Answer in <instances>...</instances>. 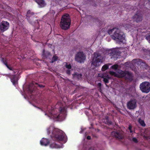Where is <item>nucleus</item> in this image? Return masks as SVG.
Segmentation results:
<instances>
[{
  "label": "nucleus",
  "instance_id": "1",
  "mask_svg": "<svg viewBox=\"0 0 150 150\" xmlns=\"http://www.w3.org/2000/svg\"><path fill=\"white\" fill-rule=\"evenodd\" d=\"M47 131L48 134H50L52 131L50 136L54 140L57 141H64L65 142H66L65 134L62 130L51 126L47 129Z\"/></svg>",
  "mask_w": 150,
  "mask_h": 150
},
{
  "label": "nucleus",
  "instance_id": "2",
  "mask_svg": "<svg viewBox=\"0 0 150 150\" xmlns=\"http://www.w3.org/2000/svg\"><path fill=\"white\" fill-rule=\"evenodd\" d=\"M108 33L109 35L113 34L111 35V38L113 40L119 42H123L125 37L124 33L119 28H114L108 30Z\"/></svg>",
  "mask_w": 150,
  "mask_h": 150
},
{
  "label": "nucleus",
  "instance_id": "3",
  "mask_svg": "<svg viewBox=\"0 0 150 150\" xmlns=\"http://www.w3.org/2000/svg\"><path fill=\"white\" fill-rule=\"evenodd\" d=\"M71 20L69 15L67 14L64 15L62 17L60 22V26L64 30H67L70 28Z\"/></svg>",
  "mask_w": 150,
  "mask_h": 150
},
{
  "label": "nucleus",
  "instance_id": "4",
  "mask_svg": "<svg viewBox=\"0 0 150 150\" xmlns=\"http://www.w3.org/2000/svg\"><path fill=\"white\" fill-rule=\"evenodd\" d=\"M103 59L102 56L99 53H95L92 61V65L96 67L99 66L102 62Z\"/></svg>",
  "mask_w": 150,
  "mask_h": 150
},
{
  "label": "nucleus",
  "instance_id": "5",
  "mask_svg": "<svg viewBox=\"0 0 150 150\" xmlns=\"http://www.w3.org/2000/svg\"><path fill=\"white\" fill-rule=\"evenodd\" d=\"M139 88L142 92L148 93L150 91V83L147 81L143 82L140 84Z\"/></svg>",
  "mask_w": 150,
  "mask_h": 150
},
{
  "label": "nucleus",
  "instance_id": "6",
  "mask_svg": "<svg viewBox=\"0 0 150 150\" xmlns=\"http://www.w3.org/2000/svg\"><path fill=\"white\" fill-rule=\"evenodd\" d=\"M86 57L83 52H78L75 57V60L80 63H84Z\"/></svg>",
  "mask_w": 150,
  "mask_h": 150
},
{
  "label": "nucleus",
  "instance_id": "7",
  "mask_svg": "<svg viewBox=\"0 0 150 150\" xmlns=\"http://www.w3.org/2000/svg\"><path fill=\"white\" fill-rule=\"evenodd\" d=\"M132 62L134 64L140 65L143 68L147 69L149 67L147 64L142 59H134L132 60Z\"/></svg>",
  "mask_w": 150,
  "mask_h": 150
},
{
  "label": "nucleus",
  "instance_id": "8",
  "mask_svg": "<svg viewBox=\"0 0 150 150\" xmlns=\"http://www.w3.org/2000/svg\"><path fill=\"white\" fill-rule=\"evenodd\" d=\"M10 27L9 23L7 21H2L0 23V31L4 33Z\"/></svg>",
  "mask_w": 150,
  "mask_h": 150
},
{
  "label": "nucleus",
  "instance_id": "9",
  "mask_svg": "<svg viewBox=\"0 0 150 150\" xmlns=\"http://www.w3.org/2000/svg\"><path fill=\"white\" fill-rule=\"evenodd\" d=\"M137 101L134 99L130 100L127 104V108L129 110L134 109L137 107Z\"/></svg>",
  "mask_w": 150,
  "mask_h": 150
},
{
  "label": "nucleus",
  "instance_id": "10",
  "mask_svg": "<svg viewBox=\"0 0 150 150\" xmlns=\"http://www.w3.org/2000/svg\"><path fill=\"white\" fill-rule=\"evenodd\" d=\"M26 17L28 22L30 24H32L34 20V18L36 17V15L35 13L31 11L30 10H29L26 13Z\"/></svg>",
  "mask_w": 150,
  "mask_h": 150
},
{
  "label": "nucleus",
  "instance_id": "11",
  "mask_svg": "<svg viewBox=\"0 0 150 150\" xmlns=\"http://www.w3.org/2000/svg\"><path fill=\"white\" fill-rule=\"evenodd\" d=\"M109 54L111 56V59L113 58L114 60H116L118 58V54L120 53L118 49H113L109 51Z\"/></svg>",
  "mask_w": 150,
  "mask_h": 150
},
{
  "label": "nucleus",
  "instance_id": "12",
  "mask_svg": "<svg viewBox=\"0 0 150 150\" xmlns=\"http://www.w3.org/2000/svg\"><path fill=\"white\" fill-rule=\"evenodd\" d=\"M123 133L122 131L117 130L112 132L111 135L117 139H122L123 138Z\"/></svg>",
  "mask_w": 150,
  "mask_h": 150
},
{
  "label": "nucleus",
  "instance_id": "13",
  "mask_svg": "<svg viewBox=\"0 0 150 150\" xmlns=\"http://www.w3.org/2000/svg\"><path fill=\"white\" fill-rule=\"evenodd\" d=\"M143 15L142 13L137 11L136 13L133 16V18L134 21L138 23L142 21L143 18Z\"/></svg>",
  "mask_w": 150,
  "mask_h": 150
},
{
  "label": "nucleus",
  "instance_id": "14",
  "mask_svg": "<svg viewBox=\"0 0 150 150\" xmlns=\"http://www.w3.org/2000/svg\"><path fill=\"white\" fill-rule=\"evenodd\" d=\"M37 86L39 87L40 88H43L45 87V86L40 84H38L37 83L35 82H33L31 84L29 85L28 87V90L30 93H33V91H34V89H33L31 88H34V87H36Z\"/></svg>",
  "mask_w": 150,
  "mask_h": 150
},
{
  "label": "nucleus",
  "instance_id": "15",
  "mask_svg": "<svg viewBox=\"0 0 150 150\" xmlns=\"http://www.w3.org/2000/svg\"><path fill=\"white\" fill-rule=\"evenodd\" d=\"M38 5L40 8H42L45 6L46 4L44 0H34Z\"/></svg>",
  "mask_w": 150,
  "mask_h": 150
},
{
  "label": "nucleus",
  "instance_id": "16",
  "mask_svg": "<svg viewBox=\"0 0 150 150\" xmlns=\"http://www.w3.org/2000/svg\"><path fill=\"white\" fill-rule=\"evenodd\" d=\"M42 55L43 57L46 58L50 59L52 57V54L50 52L48 51H45L44 49L43 51Z\"/></svg>",
  "mask_w": 150,
  "mask_h": 150
},
{
  "label": "nucleus",
  "instance_id": "17",
  "mask_svg": "<svg viewBox=\"0 0 150 150\" xmlns=\"http://www.w3.org/2000/svg\"><path fill=\"white\" fill-rule=\"evenodd\" d=\"M40 143L41 145L47 146L50 143V141L48 139L42 138L40 141Z\"/></svg>",
  "mask_w": 150,
  "mask_h": 150
},
{
  "label": "nucleus",
  "instance_id": "18",
  "mask_svg": "<svg viewBox=\"0 0 150 150\" xmlns=\"http://www.w3.org/2000/svg\"><path fill=\"white\" fill-rule=\"evenodd\" d=\"M102 121L105 124H107L108 125H112V122L109 120V118L108 116H106L105 118L102 120Z\"/></svg>",
  "mask_w": 150,
  "mask_h": 150
},
{
  "label": "nucleus",
  "instance_id": "19",
  "mask_svg": "<svg viewBox=\"0 0 150 150\" xmlns=\"http://www.w3.org/2000/svg\"><path fill=\"white\" fill-rule=\"evenodd\" d=\"M11 80L13 84L15 86L18 83L16 75H12L10 77Z\"/></svg>",
  "mask_w": 150,
  "mask_h": 150
},
{
  "label": "nucleus",
  "instance_id": "20",
  "mask_svg": "<svg viewBox=\"0 0 150 150\" xmlns=\"http://www.w3.org/2000/svg\"><path fill=\"white\" fill-rule=\"evenodd\" d=\"M73 78H77L78 80H80L82 78V74L77 72H75L72 74Z\"/></svg>",
  "mask_w": 150,
  "mask_h": 150
},
{
  "label": "nucleus",
  "instance_id": "21",
  "mask_svg": "<svg viewBox=\"0 0 150 150\" xmlns=\"http://www.w3.org/2000/svg\"><path fill=\"white\" fill-rule=\"evenodd\" d=\"M118 74H117V77L119 78H122L125 77L126 75V72L122 71L121 70H119L118 72Z\"/></svg>",
  "mask_w": 150,
  "mask_h": 150
},
{
  "label": "nucleus",
  "instance_id": "22",
  "mask_svg": "<svg viewBox=\"0 0 150 150\" xmlns=\"http://www.w3.org/2000/svg\"><path fill=\"white\" fill-rule=\"evenodd\" d=\"M101 77L103 78V81L105 84L108 83L109 82V79L110 78V77L108 75L106 76L102 75Z\"/></svg>",
  "mask_w": 150,
  "mask_h": 150
},
{
  "label": "nucleus",
  "instance_id": "23",
  "mask_svg": "<svg viewBox=\"0 0 150 150\" xmlns=\"http://www.w3.org/2000/svg\"><path fill=\"white\" fill-rule=\"evenodd\" d=\"M125 77L126 79L130 80L132 79V77L131 74L128 71H126V75Z\"/></svg>",
  "mask_w": 150,
  "mask_h": 150
},
{
  "label": "nucleus",
  "instance_id": "24",
  "mask_svg": "<svg viewBox=\"0 0 150 150\" xmlns=\"http://www.w3.org/2000/svg\"><path fill=\"white\" fill-rule=\"evenodd\" d=\"M142 50L145 55H149L150 56V50L148 48L146 49L143 47Z\"/></svg>",
  "mask_w": 150,
  "mask_h": 150
},
{
  "label": "nucleus",
  "instance_id": "25",
  "mask_svg": "<svg viewBox=\"0 0 150 150\" xmlns=\"http://www.w3.org/2000/svg\"><path fill=\"white\" fill-rule=\"evenodd\" d=\"M123 27L125 28L126 30H129V29L131 28V27L132 26V25H131V24H125V23L123 25Z\"/></svg>",
  "mask_w": 150,
  "mask_h": 150
},
{
  "label": "nucleus",
  "instance_id": "26",
  "mask_svg": "<svg viewBox=\"0 0 150 150\" xmlns=\"http://www.w3.org/2000/svg\"><path fill=\"white\" fill-rule=\"evenodd\" d=\"M138 122L142 126L145 127L146 126L144 121L142 120L140 118H139Z\"/></svg>",
  "mask_w": 150,
  "mask_h": 150
},
{
  "label": "nucleus",
  "instance_id": "27",
  "mask_svg": "<svg viewBox=\"0 0 150 150\" xmlns=\"http://www.w3.org/2000/svg\"><path fill=\"white\" fill-rule=\"evenodd\" d=\"M50 148L52 149L54 148H58V145L54 143L50 144Z\"/></svg>",
  "mask_w": 150,
  "mask_h": 150
},
{
  "label": "nucleus",
  "instance_id": "28",
  "mask_svg": "<svg viewBox=\"0 0 150 150\" xmlns=\"http://www.w3.org/2000/svg\"><path fill=\"white\" fill-rule=\"evenodd\" d=\"M109 68V66L107 64L104 65L102 67L101 70L103 71H104L107 69Z\"/></svg>",
  "mask_w": 150,
  "mask_h": 150
},
{
  "label": "nucleus",
  "instance_id": "29",
  "mask_svg": "<svg viewBox=\"0 0 150 150\" xmlns=\"http://www.w3.org/2000/svg\"><path fill=\"white\" fill-rule=\"evenodd\" d=\"M58 58V57H57L55 55L53 56L51 62L52 63H53L54 62L57 61V60Z\"/></svg>",
  "mask_w": 150,
  "mask_h": 150
},
{
  "label": "nucleus",
  "instance_id": "30",
  "mask_svg": "<svg viewBox=\"0 0 150 150\" xmlns=\"http://www.w3.org/2000/svg\"><path fill=\"white\" fill-rule=\"evenodd\" d=\"M65 67L67 69H71L72 67L71 64H68V63L67 62L66 63Z\"/></svg>",
  "mask_w": 150,
  "mask_h": 150
},
{
  "label": "nucleus",
  "instance_id": "31",
  "mask_svg": "<svg viewBox=\"0 0 150 150\" xmlns=\"http://www.w3.org/2000/svg\"><path fill=\"white\" fill-rule=\"evenodd\" d=\"M1 61L6 66L8 65L7 60L6 59H4V58H2Z\"/></svg>",
  "mask_w": 150,
  "mask_h": 150
},
{
  "label": "nucleus",
  "instance_id": "32",
  "mask_svg": "<svg viewBox=\"0 0 150 150\" xmlns=\"http://www.w3.org/2000/svg\"><path fill=\"white\" fill-rule=\"evenodd\" d=\"M101 83H99L98 84V90L100 92H101L102 90L101 88Z\"/></svg>",
  "mask_w": 150,
  "mask_h": 150
},
{
  "label": "nucleus",
  "instance_id": "33",
  "mask_svg": "<svg viewBox=\"0 0 150 150\" xmlns=\"http://www.w3.org/2000/svg\"><path fill=\"white\" fill-rule=\"evenodd\" d=\"M146 39L150 43V34H147L146 35Z\"/></svg>",
  "mask_w": 150,
  "mask_h": 150
},
{
  "label": "nucleus",
  "instance_id": "34",
  "mask_svg": "<svg viewBox=\"0 0 150 150\" xmlns=\"http://www.w3.org/2000/svg\"><path fill=\"white\" fill-rule=\"evenodd\" d=\"M71 69H68L66 71V74L68 75H70L71 71Z\"/></svg>",
  "mask_w": 150,
  "mask_h": 150
},
{
  "label": "nucleus",
  "instance_id": "35",
  "mask_svg": "<svg viewBox=\"0 0 150 150\" xmlns=\"http://www.w3.org/2000/svg\"><path fill=\"white\" fill-rule=\"evenodd\" d=\"M118 67V65L117 64H115L111 66V68L114 69H117Z\"/></svg>",
  "mask_w": 150,
  "mask_h": 150
},
{
  "label": "nucleus",
  "instance_id": "36",
  "mask_svg": "<svg viewBox=\"0 0 150 150\" xmlns=\"http://www.w3.org/2000/svg\"><path fill=\"white\" fill-rule=\"evenodd\" d=\"M109 73L110 74L112 75H115L116 76H117V74H116V73L115 72L112 71H110L109 72Z\"/></svg>",
  "mask_w": 150,
  "mask_h": 150
},
{
  "label": "nucleus",
  "instance_id": "37",
  "mask_svg": "<svg viewBox=\"0 0 150 150\" xmlns=\"http://www.w3.org/2000/svg\"><path fill=\"white\" fill-rule=\"evenodd\" d=\"M59 111L60 113L64 112V108H62L60 107L59 109Z\"/></svg>",
  "mask_w": 150,
  "mask_h": 150
},
{
  "label": "nucleus",
  "instance_id": "38",
  "mask_svg": "<svg viewBox=\"0 0 150 150\" xmlns=\"http://www.w3.org/2000/svg\"><path fill=\"white\" fill-rule=\"evenodd\" d=\"M54 109H53L51 110V111L49 113L50 115H54L55 114V113L54 112Z\"/></svg>",
  "mask_w": 150,
  "mask_h": 150
},
{
  "label": "nucleus",
  "instance_id": "39",
  "mask_svg": "<svg viewBox=\"0 0 150 150\" xmlns=\"http://www.w3.org/2000/svg\"><path fill=\"white\" fill-rule=\"evenodd\" d=\"M132 140L135 143H137L138 142V141L137 140V139L135 137L133 138Z\"/></svg>",
  "mask_w": 150,
  "mask_h": 150
},
{
  "label": "nucleus",
  "instance_id": "40",
  "mask_svg": "<svg viewBox=\"0 0 150 150\" xmlns=\"http://www.w3.org/2000/svg\"><path fill=\"white\" fill-rule=\"evenodd\" d=\"M56 3L57 4H59L61 3L63 0H55Z\"/></svg>",
  "mask_w": 150,
  "mask_h": 150
},
{
  "label": "nucleus",
  "instance_id": "41",
  "mask_svg": "<svg viewBox=\"0 0 150 150\" xmlns=\"http://www.w3.org/2000/svg\"><path fill=\"white\" fill-rule=\"evenodd\" d=\"M6 67L9 70H13V68L11 67H10L8 65H7V66H6Z\"/></svg>",
  "mask_w": 150,
  "mask_h": 150
},
{
  "label": "nucleus",
  "instance_id": "42",
  "mask_svg": "<svg viewBox=\"0 0 150 150\" xmlns=\"http://www.w3.org/2000/svg\"><path fill=\"white\" fill-rule=\"evenodd\" d=\"M124 6V8H126L127 9L128 8H129V7H130V6H129L128 5L127 6H125V4Z\"/></svg>",
  "mask_w": 150,
  "mask_h": 150
},
{
  "label": "nucleus",
  "instance_id": "43",
  "mask_svg": "<svg viewBox=\"0 0 150 150\" xmlns=\"http://www.w3.org/2000/svg\"><path fill=\"white\" fill-rule=\"evenodd\" d=\"M128 129L129 130H131L132 129V126L129 125L128 127Z\"/></svg>",
  "mask_w": 150,
  "mask_h": 150
},
{
  "label": "nucleus",
  "instance_id": "44",
  "mask_svg": "<svg viewBox=\"0 0 150 150\" xmlns=\"http://www.w3.org/2000/svg\"><path fill=\"white\" fill-rule=\"evenodd\" d=\"M87 1H90V4H91V2H94V0H87Z\"/></svg>",
  "mask_w": 150,
  "mask_h": 150
},
{
  "label": "nucleus",
  "instance_id": "45",
  "mask_svg": "<svg viewBox=\"0 0 150 150\" xmlns=\"http://www.w3.org/2000/svg\"><path fill=\"white\" fill-rule=\"evenodd\" d=\"M91 137L89 136H88L87 137V139L88 140H90L91 139Z\"/></svg>",
  "mask_w": 150,
  "mask_h": 150
},
{
  "label": "nucleus",
  "instance_id": "46",
  "mask_svg": "<svg viewBox=\"0 0 150 150\" xmlns=\"http://www.w3.org/2000/svg\"><path fill=\"white\" fill-rule=\"evenodd\" d=\"M60 114H58L57 115V118H58V119H59L60 118Z\"/></svg>",
  "mask_w": 150,
  "mask_h": 150
},
{
  "label": "nucleus",
  "instance_id": "47",
  "mask_svg": "<svg viewBox=\"0 0 150 150\" xmlns=\"http://www.w3.org/2000/svg\"><path fill=\"white\" fill-rule=\"evenodd\" d=\"M129 130V131H130V133H132V132H133V131L132 130V129H131V130Z\"/></svg>",
  "mask_w": 150,
  "mask_h": 150
},
{
  "label": "nucleus",
  "instance_id": "48",
  "mask_svg": "<svg viewBox=\"0 0 150 150\" xmlns=\"http://www.w3.org/2000/svg\"><path fill=\"white\" fill-rule=\"evenodd\" d=\"M92 5H93L94 6H96V4H94L93 5V4H92Z\"/></svg>",
  "mask_w": 150,
  "mask_h": 150
},
{
  "label": "nucleus",
  "instance_id": "49",
  "mask_svg": "<svg viewBox=\"0 0 150 150\" xmlns=\"http://www.w3.org/2000/svg\"><path fill=\"white\" fill-rule=\"evenodd\" d=\"M148 1L150 2V0H147Z\"/></svg>",
  "mask_w": 150,
  "mask_h": 150
},
{
  "label": "nucleus",
  "instance_id": "50",
  "mask_svg": "<svg viewBox=\"0 0 150 150\" xmlns=\"http://www.w3.org/2000/svg\"><path fill=\"white\" fill-rule=\"evenodd\" d=\"M149 139H150V136H149Z\"/></svg>",
  "mask_w": 150,
  "mask_h": 150
},
{
  "label": "nucleus",
  "instance_id": "51",
  "mask_svg": "<svg viewBox=\"0 0 150 150\" xmlns=\"http://www.w3.org/2000/svg\"><path fill=\"white\" fill-rule=\"evenodd\" d=\"M96 19H97V20H98V18H96Z\"/></svg>",
  "mask_w": 150,
  "mask_h": 150
},
{
  "label": "nucleus",
  "instance_id": "52",
  "mask_svg": "<svg viewBox=\"0 0 150 150\" xmlns=\"http://www.w3.org/2000/svg\"><path fill=\"white\" fill-rule=\"evenodd\" d=\"M106 86H108V85H107L106 84Z\"/></svg>",
  "mask_w": 150,
  "mask_h": 150
}]
</instances>
